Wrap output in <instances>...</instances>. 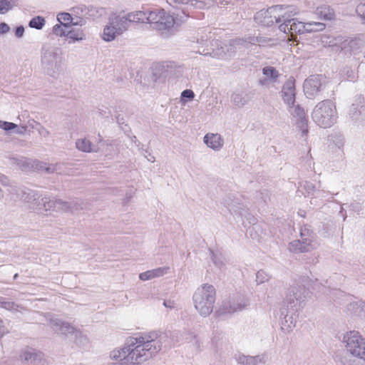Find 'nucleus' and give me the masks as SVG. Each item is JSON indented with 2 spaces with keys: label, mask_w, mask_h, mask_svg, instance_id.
I'll list each match as a JSON object with an SVG mask.
<instances>
[{
  "label": "nucleus",
  "mask_w": 365,
  "mask_h": 365,
  "mask_svg": "<svg viewBox=\"0 0 365 365\" xmlns=\"http://www.w3.org/2000/svg\"><path fill=\"white\" fill-rule=\"evenodd\" d=\"M0 128L6 131H14L15 128H17V125L14 123L0 120Z\"/></svg>",
  "instance_id": "49"
},
{
  "label": "nucleus",
  "mask_w": 365,
  "mask_h": 365,
  "mask_svg": "<svg viewBox=\"0 0 365 365\" xmlns=\"http://www.w3.org/2000/svg\"><path fill=\"white\" fill-rule=\"evenodd\" d=\"M45 23H46V21L43 17L37 16L32 18L29 21V26L31 28L40 30L44 26Z\"/></svg>",
  "instance_id": "40"
},
{
  "label": "nucleus",
  "mask_w": 365,
  "mask_h": 365,
  "mask_svg": "<svg viewBox=\"0 0 365 365\" xmlns=\"http://www.w3.org/2000/svg\"><path fill=\"white\" fill-rule=\"evenodd\" d=\"M322 83L319 76H310L303 85L304 94L309 98H314L322 89Z\"/></svg>",
  "instance_id": "21"
},
{
  "label": "nucleus",
  "mask_w": 365,
  "mask_h": 365,
  "mask_svg": "<svg viewBox=\"0 0 365 365\" xmlns=\"http://www.w3.org/2000/svg\"><path fill=\"white\" fill-rule=\"evenodd\" d=\"M168 270V267H158L154 269L148 270L146 272H142L139 275L140 279L143 281H146L149 279H152L155 277H159L167 273Z\"/></svg>",
  "instance_id": "30"
},
{
  "label": "nucleus",
  "mask_w": 365,
  "mask_h": 365,
  "mask_svg": "<svg viewBox=\"0 0 365 365\" xmlns=\"http://www.w3.org/2000/svg\"><path fill=\"white\" fill-rule=\"evenodd\" d=\"M316 247L314 240L303 237L289 242V250L294 253H304L311 252Z\"/></svg>",
  "instance_id": "19"
},
{
  "label": "nucleus",
  "mask_w": 365,
  "mask_h": 365,
  "mask_svg": "<svg viewBox=\"0 0 365 365\" xmlns=\"http://www.w3.org/2000/svg\"><path fill=\"white\" fill-rule=\"evenodd\" d=\"M63 61L61 48L43 44L41 51V63L44 72L54 77L61 70Z\"/></svg>",
  "instance_id": "3"
},
{
  "label": "nucleus",
  "mask_w": 365,
  "mask_h": 365,
  "mask_svg": "<svg viewBox=\"0 0 365 365\" xmlns=\"http://www.w3.org/2000/svg\"><path fill=\"white\" fill-rule=\"evenodd\" d=\"M58 165H47L46 163L38 162L36 164V168L42 171H45L47 173H53L57 170Z\"/></svg>",
  "instance_id": "44"
},
{
  "label": "nucleus",
  "mask_w": 365,
  "mask_h": 365,
  "mask_svg": "<svg viewBox=\"0 0 365 365\" xmlns=\"http://www.w3.org/2000/svg\"><path fill=\"white\" fill-rule=\"evenodd\" d=\"M237 363L240 365H254L252 362V356L245 355L243 354H238L235 356Z\"/></svg>",
  "instance_id": "41"
},
{
  "label": "nucleus",
  "mask_w": 365,
  "mask_h": 365,
  "mask_svg": "<svg viewBox=\"0 0 365 365\" xmlns=\"http://www.w3.org/2000/svg\"><path fill=\"white\" fill-rule=\"evenodd\" d=\"M204 143L210 148L218 150L223 145V140L219 134H207L204 137Z\"/></svg>",
  "instance_id": "28"
},
{
  "label": "nucleus",
  "mask_w": 365,
  "mask_h": 365,
  "mask_svg": "<svg viewBox=\"0 0 365 365\" xmlns=\"http://www.w3.org/2000/svg\"><path fill=\"white\" fill-rule=\"evenodd\" d=\"M146 154H144L145 157L150 162L153 163L155 160V158L153 155H151L147 150H144Z\"/></svg>",
  "instance_id": "63"
},
{
  "label": "nucleus",
  "mask_w": 365,
  "mask_h": 365,
  "mask_svg": "<svg viewBox=\"0 0 365 365\" xmlns=\"http://www.w3.org/2000/svg\"><path fill=\"white\" fill-rule=\"evenodd\" d=\"M279 312L281 330L284 333L291 332L296 325L292 314L286 307H281Z\"/></svg>",
  "instance_id": "24"
},
{
  "label": "nucleus",
  "mask_w": 365,
  "mask_h": 365,
  "mask_svg": "<svg viewBox=\"0 0 365 365\" xmlns=\"http://www.w3.org/2000/svg\"><path fill=\"white\" fill-rule=\"evenodd\" d=\"M274 6L279 7L276 12L277 23H281L279 25V29L282 32L287 33L288 26L297 19L294 16L299 14V10L294 5H275Z\"/></svg>",
  "instance_id": "12"
},
{
  "label": "nucleus",
  "mask_w": 365,
  "mask_h": 365,
  "mask_svg": "<svg viewBox=\"0 0 365 365\" xmlns=\"http://www.w3.org/2000/svg\"><path fill=\"white\" fill-rule=\"evenodd\" d=\"M76 148L79 151L83 153H93L97 152V149L93 143L87 138H80L76 141Z\"/></svg>",
  "instance_id": "31"
},
{
  "label": "nucleus",
  "mask_w": 365,
  "mask_h": 365,
  "mask_svg": "<svg viewBox=\"0 0 365 365\" xmlns=\"http://www.w3.org/2000/svg\"><path fill=\"white\" fill-rule=\"evenodd\" d=\"M248 304L247 299L244 295L237 294L228 300L223 301L216 313L219 316L226 314H232L242 310Z\"/></svg>",
  "instance_id": "14"
},
{
  "label": "nucleus",
  "mask_w": 365,
  "mask_h": 365,
  "mask_svg": "<svg viewBox=\"0 0 365 365\" xmlns=\"http://www.w3.org/2000/svg\"><path fill=\"white\" fill-rule=\"evenodd\" d=\"M8 333V329L4 325V321L0 318V338Z\"/></svg>",
  "instance_id": "59"
},
{
  "label": "nucleus",
  "mask_w": 365,
  "mask_h": 365,
  "mask_svg": "<svg viewBox=\"0 0 365 365\" xmlns=\"http://www.w3.org/2000/svg\"><path fill=\"white\" fill-rule=\"evenodd\" d=\"M11 193L16 195L22 201L31 204L34 206L38 204V201L40 196L35 190L27 187H18L14 188Z\"/></svg>",
  "instance_id": "23"
},
{
  "label": "nucleus",
  "mask_w": 365,
  "mask_h": 365,
  "mask_svg": "<svg viewBox=\"0 0 365 365\" xmlns=\"http://www.w3.org/2000/svg\"><path fill=\"white\" fill-rule=\"evenodd\" d=\"M242 40V38H241ZM261 38H259V37H249L247 39H243V41L241 42V43L240 44H237L235 46L237 47V46H240V45H244V46H246V43H249L250 44H256V43H261Z\"/></svg>",
  "instance_id": "52"
},
{
  "label": "nucleus",
  "mask_w": 365,
  "mask_h": 365,
  "mask_svg": "<svg viewBox=\"0 0 365 365\" xmlns=\"http://www.w3.org/2000/svg\"><path fill=\"white\" fill-rule=\"evenodd\" d=\"M252 362L254 363V365H257L258 364H264L266 363V359L264 354H259L257 356H252Z\"/></svg>",
  "instance_id": "54"
},
{
  "label": "nucleus",
  "mask_w": 365,
  "mask_h": 365,
  "mask_svg": "<svg viewBox=\"0 0 365 365\" xmlns=\"http://www.w3.org/2000/svg\"><path fill=\"white\" fill-rule=\"evenodd\" d=\"M288 291L294 295L300 305L304 302L305 298L309 294L308 289L303 284L292 286Z\"/></svg>",
  "instance_id": "29"
},
{
  "label": "nucleus",
  "mask_w": 365,
  "mask_h": 365,
  "mask_svg": "<svg viewBox=\"0 0 365 365\" xmlns=\"http://www.w3.org/2000/svg\"><path fill=\"white\" fill-rule=\"evenodd\" d=\"M281 96L284 103L288 107L294 105L296 98L295 79L294 77H289L284 83L281 91Z\"/></svg>",
  "instance_id": "18"
},
{
  "label": "nucleus",
  "mask_w": 365,
  "mask_h": 365,
  "mask_svg": "<svg viewBox=\"0 0 365 365\" xmlns=\"http://www.w3.org/2000/svg\"><path fill=\"white\" fill-rule=\"evenodd\" d=\"M346 351L365 359V339L358 331L347 332L343 338Z\"/></svg>",
  "instance_id": "11"
},
{
  "label": "nucleus",
  "mask_w": 365,
  "mask_h": 365,
  "mask_svg": "<svg viewBox=\"0 0 365 365\" xmlns=\"http://www.w3.org/2000/svg\"><path fill=\"white\" fill-rule=\"evenodd\" d=\"M176 17L166 12L163 9L153 8L150 10V27L156 31L161 32L169 31L174 26L176 20L184 22L187 18H185L182 13L181 16L179 13L174 14Z\"/></svg>",
  "instance_id": "5"
},
{
  "label": "nucleus",
  "mask_w": 365,
  "mask_h": 365,
  "mask_svg": "<svg viewBox=\"0 0 365 365\" xmlns=\"http://www.w3.org/2000/svg\"><path fill=\"white\" fill-rule=\"evenodd\" d=\"M262 74L265 76L271 83H277L281 76L279 71L273 66H265L262 68Z\"/></svg>",
  "instance_id": "36"
},
{
  "label": "nucleus",
  "mask_w": 365,
  "mask_h": 365,
  "mask_svg": "<svg viewBox=\"0 0 365 365\" xmlns=\"http://www.w3.org/2000/svg\"><path fill=\"white\" fill-rule=\"evenodd\" d=\"M20 357L22 361L31 365H47L44 354L34 349H28L21 352Z\"/></svg>",
  "instance_id": "22"
},
{
  "label": "nucleus",
  "mask_w": 365,
  "mask_h": 365,
  "mask_svg": "<svg viewBox=\"0 0 365 365\" xmlns=\"http://www.w3.org/2000/svg\"><path fill=\"white\" fill-rule=\"evenodd\" d=\"M72 28L73 27H71V25H66V27H63V31L64 34H63V36H66V39H68Z\"/></svg>",
  "instance_id": "62"
},
{
  "label": "nucleus",
  "mask_w": 365,
  "mask_h": 365,
  "mask_svg": "<svg viewBox=\"0 0 365 365\" xmlns=\"http://www.w3.org/2000/svg\"><path fill=\"white\" fill-rule=\"evenodd\" d=\"M329 140L339 150H341L344 145V137L341 133H334L329 136Z\"/></svg>",
  "instance_id": "39"
},
{
  "label": "nucleus",
  "mask_w": 365,
  "mask_h": 365,
  "mask_svg": "<svg viewBox=\"0 0 365 365\" xmlns=\"http://www.w3.org/2000/svg\"><path fill=\"white\" fill-rule=\"evenodd\" d=\"M269 279L268 274L263 270H259L256 274V282L258 284H262Z\"/></svg>",
  "instance_id": "48"
},
{
  "label": "nucleus",
  "mask_w": 365,
  "mask_h": 365,
  "mask_svg": "<svg viewBox=\"0 0 365 365\" xmlns=\"http://www.w3.org/2000/svg\"><path fill=\"white\" fill-rule=\"evenodd\" d=\"M12 8L11 0H0V14H4Z\"/></svg>",
  "instance_id": "50"
},
{
  "label": "nucleus",
  "mask_w": 365,
  "mask_h": 365,
  "mask_svg": "<svg viewBox=\"0 0 365 365\" xmlns=\"http://www.w3.org/2000/svg\"><path fill=\"white\" fill-rule=\"evenodd\" d=\"M26 126H25V125L19 126L17 125V128H15L14 129L13 133L21 135V134H24L26 132Z\"/></svg>",
  "instance_id": "60"
},
{
  "label": "nucleus",
  "mask_w": 365,
  "mask_h": 365,
  "mask_svg": "<svg viewBox=\"0 0 365 365\" xmlns=\"http://www.w3.org/2000/svg\"><path fill=\"white\" fill-rule=\"evenodd\" d=\"M85 24H86V21L83 18L78 17L76 21H73V20L72 23H71V27H73V26H78V25L82 26Z\"/></svg>",
  "instance_id": "61"
},
{
  "label": "nucleus",
  "mask_w": 365,
  "mask_h": 365,
  "mask_svg": "<svg viewBox=\"0 0 365 365\" xmlns=\"http://www.w3.org/2000/svg\"><path fill=\"white\" fill-rule=\"evenodd\" d=\"M253 96L252 91H236L231 95V101L235 106L242 108L248 103Z\"/></svg>",
  "instance_id": "25"
},
{
  "label": "nucleus",
  "mask_w": 365,
  "mask_h": 365,
  "mask_svg": "<svg viewBox=\"0 0 365 365\" xmlns=\"http://www.w3.org/2000/svg\"><path fill=\"white\" fill-rule=\"evenodd\" d=\"M274 6L279 7L276 12L277 23H281L279 25V29L282 32L287 33L288 26L297 19L294 16L299 14V10L294 5H275Z\"/></svg>",
  "instance_id": "13"
},
{
  "label": "nucleus",
  "mask_w": 365,
  "mask_h": 365,
  "mask_svg": "<svg viewBox=\"0 0 365 365\" xmlns=\"http://www.w3.org/2000/svg\"><path fill=\"white\" fill-rule=\"evenodd\" d=\"M259 228V226L255 224L248 228L247 232L253 240H259V235L256 233Z\"/></svg>",
  "instance_id": "51"
},
{
  "label": "nucleus",
  "mask_w": 365,
  "mask_h": 365,
  "mask_svg": "<svg viewBox=\"0 0 365 365\" xmlns=\"http://www.w3.org/2000/svg\"><path fill=\"white\" fill-rule=\"evenodd\" d=\"M214 34L211 31H202L197 38V44L206 43L202 46V49H197V53L213 58L226 59L232 57L236 53V45L241 43L242 39H232L228 43H222L218 40L213 39Z\"/></svg>",
  "instance_id": "2"
},
{
  "label": "nucleus",
  "mask_w": 365,
  "mask_h": 365,
  "mask_svg": "<svg viewBox=\"0 0 365 365\" xmlns=\"http://www.w3.org/2000/svg\"><path fill=\"white\" fill-rule=\"evenodd\" d=\"M356 12L359 16L365 21V4H359L356 8Z\"/></svg>",
  "instance_id": "55"
},
{
  "label": "nucleus",
  "mask_w": 365,
  "mask_h": 365,
  "mask_svg": "<svg viewBox=\"0 0 365 365\" xmlns=\"http://www.w3.org/2000/svg\"><path fill=\"white\" fill-rule=\"evenodd\" d=\"M96 10V7L93 6H87L83 4L78 5L72 8L71 11L73 14L76 16H94L93 14H91V11Z\"/></svg>",
  "instance_id": "37"
},
{
  "label": "nucleus",
  "mask_w": 365,
  "mask_h": 365,
  "mask_svg": "<svg viewBox=\"0 0 365 365\" xmlns=\"http://www.w3.org/2000/svg\"><path fill=\"white\" fill-rule=\"evenodd\" d=\"M278 6H271L267 10H260L257 12L254 16V19L257 24L263 26H272L274 23H277L276 14Z\"/></svg>",
  "instance_id": "15"
},
{
  "label": "nucleus",
  "mask_w": 365,
  "mask_h": 365,
  "mask_svg": "<svg viewBox=\"0 0 365 365\" xmlns=\"http://www.w3.org/2000/svg\"><path fill=\"white\" fill-rule=\"evenodd\" d=\"M269 83L271 82L267 77L259 80V84L261 86H268Z\"/></svg>",
  "instance_id": "64"
},
{
  "label": "nucleus",
  "mask_w": 365,
  "mask_h": 365,
  "mask_svg": "<svg viewBox=\"0 0 365 365\" xmlns=\"http://www.w3.org/2000/svg\"><path fill=\"white\" fill-rule=\"evenodd\" d=\"M349 115L356 126L365 125V103L360 98L351 106Z\"/></svg>",
  "instance_id": "16"
},
{
  "label": "nucleus",
  "mask_w": 365,
  "mask_h": 365,
  "mask_svg": "<svg viewBox=\"0 0 365 365\" xmlns=\"http://www.w3.org/2000/svg\"><path fill=\"white\" fill-rule=\"evenodd\" d=\"M195 97V93L192 90L185 89L181 93L182 98H187L189 100L193 99Z\"/></svg>",
  "instance_id": "56"
},
{
  "label": "nucleus",
  "mask_w": 365,
  "mask_h": 365,
  "mask_svg": "<svg viewBox=\"0 0 365 365\" xmlns=\"http://www.w3.org/2000/svg\"><path fill=\"white\" fill-rule=\"evenodd\" d=\"M130 22L128 16L124 11L111 14L108 17V25L103 29L102 38L105 41H113L117 36L123 34L128 30Z\"/></svg>",
  "instance_id": "8"
},
{
  "label": "nucleus",
  "mask_w": 365,
  "mask_h": 365,
  "mask_svg": "<svg viewBox=\"0 0 365 365\" xmlns=\"http://www.w3.org/2000/svg\"><path fill=\"white\" fill-rule=\"evenodd\" d=\"M222 203L230 213L235 212L242 216L246 212L245 207L242 204L241 200L234 194L226 195L223 197Z\"/></svg>",
  "instance_id": "20"
},
{
  "label": "nucleus",
  "mask_w": 365,
  "mask_h": 365,
  "mask_svg": "<svg viewBox=\"0 0 365 365\" xmlns=\"http://www.w3.org/2000/svg\"><path fill=\"white\" fill-rule=\"evenodd\" d=\"M312 115L313 120L324 128L332 126L337 119L336 106L330 100H324L317 103Z\"/></svg>",
  "instance_id": "6"
},
{
  "label": "nucleus",
  "mask_w": 365,
  "mask_h": 365,
  "mask_svg": "<svg viewBox=\"0 0 365 365\" xmlns=\"http://www.w3.org/2000/svg\"><path fill=\"white\" fill-rule=\"evenodd\" d=\"M289 108L290 113L296 118L297 127L302 131V135L308 133V119L306 112L300 105H293Z\"/></svg>",
  "instance_id": "17"
},
{
  "label": "nucleus",
  "mask_w": 365,
  "mask_h": 365,
  "mask_svg": "<svg viewBox=\"0 0 365 365\" xmlns=\"http://www.w3.org/2000/svg\"><path fill=\"white\" fill-rule=\"evenodd\" d=\"M325 24L320 22L311 21L307 23V33H312L323 31Z\"/></svg>",
  "instance_id": "42"
},
{
  "label": "nucleus",
  "mask_w": 365,
  "mask_h": 365,
  "mask_svg": "<svg viewBox=\"0 0 365 365\" xmlns=\"http://www.w3.org/2000/svg\"><path fill=\"white\" fill-rule=\"evenodd\" d=\"M287 33L290 34H304L307 33V23L299 21L296 19L288 26V30Z\"/></svg>",
  "instance_id": "32"
},
{
  "label": "nucleus",
  "mask_w": 365,
  "mask_h": 365,
  "mask_svg": "<svg viewBox=\"0 0 365 365\" xmlns=\"http://www.w3.org/2000/svg\"><path fill=\"white\" fill-rule=\"evenodd\" d=\"M314 233L307 225H304L300 228V237H307L314 240Z\"/></svg>",
  "instance_id": "45"
},
{
  "label": "nucleus",
  "mask_w": 365,
  "mask_h": 365,
  "mask_svg": "<svg viewBox=\"0 0 365 365\" xmlns=\"http://www.w3.org/2000/svg\"><path fill=\"white\" fill-rule=\"evenodd\" d=\"M303 187L308 195H315L316 197H321L322 191L317 190L312 182L306 181Z\"/></svg>",
  "instance_id": "43"
},
{
  "label": "nucleus",
  "mask_w": 365,
  "mask_h": 365,
  "mask_svg": "<svg viewBox=\"0 0 365 365\" xmlns=\"http://www.w3.org/2000/svg\"><path fill=\"white\" fill-rule=\"evenodd\" d=\"M339 361L341 365H365V359L346 351L340 356Z\"/></svg>",
  "instance_id": "27"
},
{
  "label": "nucleus",
  "mask_w": 365,
  "mask_h": 365,
  "mask_svg": "<svg viewBox=\"0 0 365 365\" xmlns=\"http://www.w3.org/2000/svg\"><path fill=\"white\" fill-rule=\"evenodd\" d=\"M0 307L10 312H17L21 307L9 299L0 297Z\"/></svg>",
  "instance_id": "38"
},
{
  "label": "nucleus",
  "mask_w": 365,
  "mask_h": 365,
  "mask_svg": "<svg viewBox=\"0 0 365 365\" xmlns=\"http://www.w3.org/2000/svg\"><path fill=\"white\" fill-rule=\"evenodd\" d=\"M38 205H42L45 210L63 211L73 212L80 209H83L82 203L80 200L63 201L60 199H51L48 197H44L41 199Z\"/></svg>",
  "instance_id": "10"
},
{
  "label": "nucleus",
  "mask_w": 365,
  "mask_h": 365,
  "mask_svg": "<svg viewBox=\"0 0 365 365\" xmlns=\"http://www.w3.org/2000/svg\"><path fill=\"white\" fill-rule=\"evenodd\" d=\"M57 19L60 24L71 25V23H72L73 21V17L69 13L63 12L58 15Z\"/></svg>",
  "instance_id": "46"
},
{
  "label": "nucleus",
  "mask_w": 365,
  "mask_h": 365,
  "mask_svg": "<svg viewBox=\"0 0 365 365\" xmlns=\"http://www.w3.org/2000/svg\"><path fill=\"white\" fill-rule=\"evenodd\" d=\"M24 34V27L23 26H19L16 27L15 29V36L17 38H21Z\"/></svg>",
  "instance_id": "58"
},
{
  "label": "nucleus",
  "mask_w": 365,
  "mask_h": 365,
  "mask_svg": "<svg viewBox=\"0 0 365 365\" xmlns=\"http://www.w3.org/2000/svg\"><path fill=\"white\" fill-rule=\"evenodd\" d=\"M232 0H167L170 6L181 11L185 18H189L195 9H205L215 4L227 5Z\"/></svg>",
  "instance_id": "7"
},
{
  "label": "nucleus",
  "mask_w": 365,
  "mask_h": 365,
  "mask_svg": "<svg viewBox=\"0 0 365 365\" xmlns=\"http://www.w3.org/2000/svg\"><path fill=\"white\" fill-rule=\"evenodd\" d=\"M299 307H301V305L297 302V299H296L294 295L288 291L286 298L283 302L282 307H286L288 311H297Z\"/></svg>",
  "instance_id": "35"
},
{
  "label": "nucleus",
  "mask_w": 365,
  "mask_h": 365,
  "mask_svg": "<svg viewBox=\"0 0 365 365\" xmlns=\"http://www.w3.org/2000/svg\"><path fill=\"white\" fill-rule=\"evenodd\" d=\"M85 38L86 35L81 29L73 27L68 39H66V41H67L68 43L71 44Z\"/></svg>",
  "instance_id": "34"
},
{
  "label": "nucleus",
  "mask_w": 365,
  "mask_h": 365,
  "mask_svg": "<svg viewBox=\"0 0 365 365\" xmlns=\"http://www.w3.org/2000/svg\"><path fill=\"white\" fill-rule=\"evenodd\" d=\"M167 340V334L155 331L139 337H131L127 340L125 346L120 350L113 351L111 357L124 361L125 364H140L160 351L163 344L165 346H170Z\"/></svg>",
  "instance_id": "1"
},
{
  "label": "nucleus",
  "mask_w": 365,
  "mask_h": 365,
  "mask_svg": "<svg viewBox=\"0 0 365 365\" xmlns=\"http://www.w3.org/2000/svg\"><path fill=\"white\" fill-rule=\"evenodd\" d=\"M211 253V259L212 262L219 268H221L224 264L222 257L220 254L215 253L212 250H210Z\"/></svg>",
  "instance_id": "47"
},
{
  "label": "nucleus",
  "mask_w": 365,
  "mask_h": 365,
  "mask_svg": "<svg viewBox=\"0 0 365 365\" xmlns=\"http://www.w3.org/2000/svg\"><path fill=\"white\" fill-rule=\"evenodd\" d=\"M152 9H146L127 13L130 23L150 24V14Z\"/></svg>",
  "instance_id": "26"
},
{
  "label": "nucleus",
  "mask_w": 365,
  "mask_h": 365,
  "mask_svg": "<svg viewBox=\"0 0 365 365\" xmlns=\"http://www.w3.org/2000/svg\"><path fill=\"white\" fill-rule=\"evenodd\" d=\"M316 14L320 19L324 20H331L334 18V10L327 5L317 7Z\"/></svg>",
  "instance_id": "33"
},
{
  "label": "nucleus",
  "mask_w": 365,
  "mask_h": 365,
  "mask_svg": "<svg viewBox=\"0 0 365 365\" xmlns=\"http://www.w3.org/2000/svg\"><path fill=\"white\" fill-rule=\"evenodd\" d=\"M63 27H66V24H56L53 27V34H56V36H63Z\"/></svg>",
  "instance_id": "53"
},
{
  "label": "nucleus",
  "mask_w": 365,
  "mask_h": 365,
  "mask_svg": "<svg viewBox=\"0 0 365 365\" xmlns=\"http://www.w3.org/2000/svg\"><path fill=\"white\" fill-rule=\"evenodd\" d=\"M51 329L61 334H73L75 337V343L81 348H86L89 344V339L83 334L82 332L68 322H63L59 319H52L50 320Z\"/></svg>",
  "instance_id": "9"
},
{
  "label": "nucleus",
  "mask_w": 365,
  "mask_h": 365,
  "mask_svg": "<svg viewBox=\"0 0 365 365\" xmlns=\"http://www.w3.org/2000/svg\"><path fill=\"white\" fill-rule=\"evenodd\" d=\"M195 308L203 317L209 316L213 311L216 299L214 286L204 284L198 287L192 296Z\"/></svg>",
  "instance_id": "4"
},
{
  "label": "nucleus",
  "mask_w": 365,
  "mask_h": 365,
  "mask_svg": "<svg viewBox=\"0 0 365 365\" xmlns=\"http://www.w3.org/2000/svg\"><path fill=\"white\" fill-rule=\"evenodd\" d=\"M10 31L9 26L5 22L0 23V35L6 34Z\"/></svg>",
  "instance_id": "57"
}]
</instances>
